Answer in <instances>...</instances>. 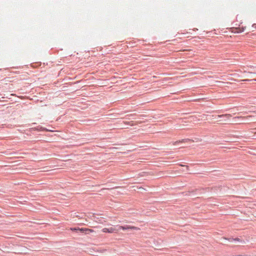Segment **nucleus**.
<instances>
[{"label":"nucleus","instance_id":"nucleus-1","mask_svg":"<svg viewBox=\"0 0 256 256\" xmlns=\"http://www.w3.org/2000/svg\"><path fill=\"white\" fill-rule=\"evenodd\" d=\"M120 229H122V230H126L128 229H130V230H138L139 228L134 226H118Z\"/></svg>","mask_w":256,"mask_h":256},{"label":"nucleus","instance_id":"nucleus-8","mask_svg":"<svg viewBox=\"0 0 256 256\" xmlns=\"http://www.w3.org/2000/svg\"><path fill=\"white\" fill-rule=\"evenodd\" d=\"M243 81H246V80H243Z\"/></svg>","mask_w":256,"mask_h":256},{"label":"nucleus","instance_id":"nucleus-3","mask_svg":"<svg viewBox=\"0 0 256 256\" xmlns=\"http://www.w3.org/2000/svg\"><path fill=\"white\" fill-rule=\"evenodd\" d=\"M80 231L86 234H89L90 232H94V231L92 229H89L87 228H81L80 229Z\"/></svg>","mask_w":256,"mask_h":256},{"label":"nucleus","instance_id":"nucleus-2","mask_svg":"<svg viewBox=\"0 0 256 256\" xmlns=\"http://www.w3.org/2000/svg\"><path fill=\"white\" fill-rule=\"evenodd\" d=\"M116 231V229L112 227H110V228H104L102 230V232H104L112 233Z\"/></svg>","mask_w":256,"mask_h":256},{"label":"nucleus","instance_id":"nucleus-9","mask_svg":"<svg viewBox=\"0 0 256 256\" xmlns=\"http://www.w3.org/2000/svg\"><path fill=\"white\" fill-rule=\"evenodd\" d=\"M255 134H256V132H255Z\"/></svg>","mask_w":256,"mask_h":256},{"label":"nucleus","instance_id":"nucleus-7","mask_svg":"<svg viewBox=\"0 0 256 256\" xmlns=\"http://www.w3.org/2000/svg\"><path fill=\"white\" fill-rule=\"evenodd\" d=\"M244 28H242V30L240 31V32H244ZM237 32H238V31Z\"/></svg>","mask_w":256,"mask_h":256},{"label":"nucleus","instance_id":"nucleus-6","mask_svg":"<svg viewBox=\"0 0 256 256\" xmlns=\"http://www.w3.org/2000/svg\"><path fill=\"white\" fill-rule=\"evenodd\" d=\"M81 228H70V230H72V231H76V230H79L80 231V229Z\"/></svg>","mask_w":256,"mask_h":256},{"label":"nucleus","instance_id":"nucleus-5","mask_svg":"<svg viewBox=\"0 0 256 256\" xmlns=\"http://www.w3.org/2000/svg\"><path fill=\"white\" fill-rule=\"evenodd\" d=\"M250 117H252V116H236V117H234V120L240 119V118L244 119V118H250Z\"/></svg>","mask_w":256,"mask_h":256},{"label":"nucleus","instance_id":"nucleus-4","mask_svg":"<svg viewBox=\"0 0 256 256\" xmlns=\"http://www.w3.org/2000/svg\"><path fill=\"white\" fill-rule=\"evenodd\" d=\"M218 118H226L227 119H229L230 118L232 117V115L230 114H222V115H218Z\"/></svg>","mask_w":256,"mask_h":256}]
</instances>
